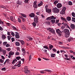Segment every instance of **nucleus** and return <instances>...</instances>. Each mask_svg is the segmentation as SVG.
I'll return each instance as SVG.
<instances>
[{"label":"nucleus","mask_w":75,"mask_h":75,"mask_svg":"<svg viewBox=\"0 0 75 75\" xmlns=\"http://www.w3.org/2000/svg\"><path fill=\"white\" fill-rule=\"evenodd\" d=\"M43 48L45 49H48V47L47 46H43Z\"/></svg>","instance_id":"a18cd8bd"},{"label":"nucleus","mask_w":75,"mask_h":75,"mask_svg":"<svg viewBox=\"0 0 75 75\" xmlns=\"http://www.w3.org/2000/svg\"><path fill=\"white\" fill-rule=\"evenodd\" d=\"M6 50L8 51H10V50H11V49L10 48H7Z\"/></svg>","instance_id":"c9c22d12"},{"label":"nucleus","mask_w":75,"mask_h":75,"mask_svg":"<svg viewBox=\"0 0 75 75\" xmlns=\"http://www.w3.org/2000/svg\"><path fill=\"white\" fill-rule=\"evenodd\" d=\"M63 25H64V26L65 28H69V29H70V27L69 26V25H68L67 24L64 23L63 24Z\"/></svg>","instance_id":"6e6552de"},{"label":"nucleus","mask_w":75,"mask_h":75,"mask_svg":"<svg viewBox=\"0 0 75 75\" xmlns=\"http://www.w3.org/2000/svg\"><path fill=\"white\" fill-rule=\"evenodd\" d=\"M20 14L21 16H22L23 17H25V18H26V17H27V15L21 13Z\"/></svg>","instance_id":"a211bd4d"},{"label":"nucleus","mask_w":75,"mask_h":75,"mask_svg":"<svg viewBox=\"0 0 75 75\" xmlns=\"http://www.w3.org/2000/svg\"><path fill=\"white\" fill-rule=\"evenodd\" d=\"M3 53L4 55H5L6 54V50H4L3 51Z\"/></svg>","instance_id":"79ce46f5"},{"label":"nucleus","mask_w":75,"mask_h":75,"mask_svg":"<svg viewBox=\"0 0 75 75\" xmlns=\"http://www.w3.org/2000/svg\"><path fill=\"white\" fill-rule=\"evenodd\" d=\"M26 40L28 41H32L33 38L31 37H28L26 38Z\"/></svg>","instance_id":"9b49d317"},{"label":"nucleus","mask_w":75,"mask_h":75,"mask_svg":"<svg viewBox=\"0 0 75 75\" xmlns=\"http://www.w3.org/2000/svg\"><path fill=\"white\" fill-rule=\"evenodd\" d=\"M73 40V38H70L68 39V41L69 42H70L71 41H72Z\"/></svg>","instance_id":"5701e85b"},{"label":"nucleus","mask_w":75,"mask_h":75,"mask_svg":"<svg viewBox=\"0 0 75 75\" xmlns=\"http://www.w3.org/2000/svg\"><path fill=\"white\" fill-rule=\"evenodd\" d=\"M15 37L16 38H20V36L19 35V33L17 32H16L15 34Z\"/></svg>","instance_id":"0eeeda50"},{"label":"nucleus","mask_w":75,"mask_h":75,"mask_svg":"<svg viewBox=\"0 0 75 75\" xmlns=\"http://www.w3.org/2000/svg\"><path fill=\"white\" fill-rule=\"evenodd\" d=\"M49 31H50V33H55V31L52 29H50Z\"/></svg>","instance_id":"f3484780"},{"label":"nucleus","mask_w":75,"mask_h":75,"mask_svg":"<svg viewBox=\"0 0 75 75\" xmlns=\"http://www.w3.org/2000/svg\"><path fill=\"white\" fill-rule=\"evenodd\" d=\"M20 42H21V44H22V45H24V41L23 40H21Z\"/></svg>","instance_id":"f704fd0d"},{"label":"nucleus","mask_w":75,"mask_h":75,"mask_svg":"<svg viewBox=\"0 0 75 75\" xmlns=\"http://www.w3.org/2000/svg\"><path fill=\"white\" fill-rule=\"evenodd\" d=\"M24 2L25 3H28V2H29V0H25L24 1Z\"/></svg>","instance_id":"473e14b6"},{"label":"nucleus","mask_w":75,"mask_h":75,"mask_svg":"<svg viewBox=\"0 0 75 75\" xmlns=\"http://www.w3.org/2000/svg\"><path fill=\"white\" fill-rule=\"evenodd\" d=\"M67 20V21H71V17L69 16H67L66 18Z\"/></svg>","instance_id":"aec40b11"},{"label":"nucleus","mask_w":75,"mask_h":75,"mask_svg":"<svg viewBox=\"0 0 75 75\" xmlns=\"http://www.w3.org/2000/svg\"><path fill=\"white\" fill-rule=\"evenodd\" d=\"M16 62H17V60L16 59H15L13 60L12 62V64H14Z\"/></svg>","instance_id":"dca6fc26"},{"label":"nucleus","mask_w":75,"mask_h":75,"mask_svg":"<svg viewBox=\"0 0 75 75\" xmlns=\"http://www.w3.org/2000/svg\"><path fill=\"white\" fill-rule=\"evenodd\" d=\"M56 33L58 34V33H63V31H61L59 29L56 30Z\"/></svg>","instance_id":"9d476101"},{"label":"nucleus","mask_w":75,"mask_h":75,"mask_svg":"<svg viewBox=\"0 0 75 75\" xmlns=\"http://www.w3.org/2000/svg\"><path fill=\"white\" fill-rule=\"evenodd\" d=\"M37 15H40V12H38L36 13Z\"/></svg>","instance_id":"69168bd1"},{"label":"nucleus","mask_w":75,"mask_h":75,"mask_svg":"<svg viewBox=\"0 0 75 75\" xmlns=\"http://www.w3.org/2000/svg\"><path fill=\"white\" fill-rule=\"evenodd\" d=\"M72 15L73 17H75V13L74 12H73L72 13Z\"/></svg>","instance_id":"a19ab883"},{"label":"nucleus","mask_w":75,"mask_h":75,"mask_svg":"<svg viewBox=\"0 0 75 75\" xmlns=\"http://www.w3.org/2000/svg\"><path fill=\"white\" fill-rule=\"evenodd\" d=\"M61 18L63 21H65V22H67V21L66 20V19L65 18H64V17L62 16H61Z\"/></svg>","instance_id":"ddd939ff"},{"label":"nucleus","mask_w":75,"mask_h":75,"mask_svg":"<svg viewBox=\"0 0 75 75\" xmlns=\"http://www.w3.org/2000/svg\"><path fill=\"white\" fill-rule=\"evenodd\" d=\"M32 24L33 26H34V27H35V26H36V23L34 22L33 23H32Z\"/></svg>","instance_id":"603ef678"},{"label":"nucleus","mask_w":75,"mask_h":75,"mask_svg":"<svg viewBox=\"0 0 75 75\" xmlns=\"http://www.w3.org/2000/svg\"><path fill=\"white\" fill-rule=\"evenodd\" d=\"M4 62V60H3L2 59H0V62L3 63Z\"/></svg>","instance_id":"bf43d9fd"},{"label":"nucleus","mask_w":75,"mask_h":75,"mask_svg":"<svg viewBox=\"0 0 75 75\" xmlns=\"http://www.w3.org/2000/svg\"><path fill=\"white\" fill-rule=\"evenodd\" d=\"M50 18H51V20H52V19L55 20L56 19V17H54V16H50Z\"/></svg>","instance_id":"a878e982"},{"label":"nucleus","mask_w":75,"mask_h":75,"mask_svg":"<svg viewBox=\"0 0 75 75\" xmlns=\"http://www.w3.org/2000/svg\"><path fill=\"white\" fill-rule=\"evenodd\" d=\"M52 50L54 52H57V50L55 49H53Z\"/></svg>","instance_id":"774afa93"},{"label":"nucleus","mask_w":75,"mask_h":75,"mask_svg":"<svg viewBox=\"0 0 75 75\" xmlns=\"http://www.w3.org/2000/svg\"><path fill=\"white\" fill-rule=\"evenodd\" d=\"M57 6V8H61V7H62V4H61L60 3H58Z\"/></svg>","instance_id":"1a4fd4ad"},{"label":"nucleus","mask_w":75,"mask_h":75,"mask_svg":"<svg viewBox=\"0 0 75 75\" xmlns=\"http://www.w3.org/2000/svg\"><path fill=\"white\" fill-rule=\"evenodd\" d=\"M24 60H25V59H22L21 60V61H22V62H21L22 64H23V63H24Z\"/></svg>","instance_id":"4c0bfd02"},{"label":"nucleus","mask_w":75,"mask_h":75,"mask_svg":"<svg viewBox=\"0 0 75 75\" xmlns=\"http://www.w3.org/2000/svg\"><path fill=\"white\" fill-rule=\"evenodd\" d=\"M63 33L65 34L66 35L65 36L66 38H68V37H69V35L70 34L69 30L67 29H65L63 30Z\"/></svg>","instance_id":"f257e3e1"},{"label":"nucleus","mask_w":75,"mask_h":75,"mask_svg":"<svg viewBox=\"0 0 75 75\" xmlns=\"http://www.w3.org/2000/svg\"><path fill=\"white\" fill-rule=\"evenodd\" d=\"M32 58V57H31V55H30L29 58V61H30V60Z\"/></svg>","instance_id":"3c124183"},{"label":"nucleus","mask_w":75,"mask_h":75,"mask_svg":"<svg viewBox=\"0 0 75 75\" xmlns=\"http://www.w3.org/2000/svg\"><path fill=\"white\" fill-rule=\"evenodd\" d=\"M53 47H54V46H53V45H50L49 46L50 50H51L52 48Z\"/></svg>","instance_id":"c85d7f7f"},{"label":"nucleus","mask_w":75,"mask_h":75,"mask_svg":"<svg viewBox=\"0 0 75 75\" xmlns=\"http://www.w3.org/2000/svg\"><path fill=\"white\" fill-rule=\"evenodd\" d=\"M6 69L5 67H4L1 69V70H2V71H6Z\"/></svg>","instance_id":"13d9d810"},{"label":"nucleus","mask_w":75,"mask_h":75,"mask_svg":"<svg viewBox=\"0 0 75 75\" xmlns=\"http://www.w3.org/2000/svg\"><path fill=\"white\" fill-rule=\"evenodd\" d=\"M55 54H51V57L52 58H55V57L56 56Z\"/></svg>","instance_id":"412c9836"},{"label":"nucleus","mask_w":75,"mask_h":75,"mask_svg":"<svg viewBox=\"0 0 75 75\" xmlns=\"http://www.w3.org/2000/svg\"><path fill=\"white\" fill-rule=\"evenodd\" d=\"M59 20H56V22L55 23H56V24L57 23H59Z\"/></svg>","instance_id":"338daca9"},{"label":"nucleus","mask_w":75,"mask_h":75,"mask_svg":"<svg viewBox=\"0 0 75 75\" xmlns=\"http://www.w3.org/2000/svg\"><path fill=\"white\" fill-rule=\"evenodd\" d=\"M16 59L18 60H19V59H21V57H16Z\"/></svg>","instance_id":"ea45409f"},{"label":"nucleus","mask_w":75,"mask_h":75,"mask_svg":"<svg viewBox=\"0 0 75 75\" xmlns=\"http://www.w3.org/2000/svg\"><path fill=\"white\" fill-rule=\"evenodd\" d=\"M62 10L63 11H65L66 10V7H64L63 9H62Z\"/></svg>","instance_id":"49530a36"},{"label":"nucleus","mask_w":75,"mask_h":75,"mask_svg":"<svg viewBox=\"0 0 75 75\" xmlns=\"http://www.w3.org/2000/svg\"><path fill=\"white\" fill-rule=\"evenodd\" d=\"M6 47H10V45L8 44H6Z\"/></svg>","instance_id":"e433bc0d"},{"label":"nucleus","mask_w":75,"mask_h":75,"mask_svg":"<svg viewBox=\"0 0 75 75\" xmlns=\"http://www.w3.org/2000/svg\"><path fill=\"white\" fill-rule=\"evenodd\" d=\"M1 38L3 40H5V39L6 38V36L5 35L2 34L1 36Z\"/></svg>","instance_id":"f8f14e48"},{"label":"nucleus","mask_w":75,"mask_h":75,"mask_svg":"<svg viewBox=\"0 0 75 75\" xmlns=\"http://www.w3.org/2000/svg\"><path fill=\"white\" fill-rule=\"evenodd\" d=\"M11 40H12V42H13V41H14V38H11Z\"/></svg>","instance_id":"680f3d73"},{"label":"nucleus","mask_w":75,"mask_h":75,"mask_svg":"<svg viewBox=\"0 0 75 75\" xmlns=\"http://www.w3.org/2000/svg\"><path fill=\"white\" fill-rule=\"evenodd\" d=\"M7 44V42H3V45H6Z\"/></svg>","instance_id":"c03bdc74"},{"label":"nucleus","mask_w":75,"mask_h":75,"mask_svg":"<svg viewBox=\"0 0 75 75\" xmlns=\"http://www.w3.org/2000/svg\"><path fill=\"white\" fill-rule=\"evenodd\" d=\"M18 21L19 23H21V19H20V18H18Z\"/></svg>","instance_id":"4d7b16f0"},{"label":"nucleus","mask_w":75,"mask_h":75,"mask_svg":"<svg viewBox=\"0 0 75 75\" xmlns=\"http://www.w3.org/2000/svg\"><path fill=\"white\" fill-rule=\"evenodd\" d=\"M11 35H12V36H15V34H14V33L12 32H11Z\"/></svg>","instance_id":"5fc2aeb1"},{"label":"nucleus","mask_w":75,"mask_h":75,"mask_svg":"<svg viewBox=\"0 0 75 75\" xmlns=\"http://www.w3.org/2000/svg\"><path fill=\"white\" fill-rule=\"evenodd\" d=\"M45 9L46 11L47 10H48V6L47 5H46V6H45Z\"/></svg>","instance_id":"2f4dec72"},{"label":"nucleus","mask_w":75,"mask_h":75,"mask_svg":"<svg viewBox=\"0 0 75 75\" xmlns=\"http://www.w3.org/2000/svg\"><path fill=\"white\" fill-rule=\"evenodd\" d=\"M58 43L59 44H63V42H59Z\"/></svg>","instance_id":"e2e57ef3"},{"label":"nucleus","mask_w":75,"mask_h":75,"mask_svg":"<svg viewBox=\"0 0 75 75\" xmlns=\"http://www.w3.org/2000/svg\"><path fill=\"white\" fill-rule=\"evenodd\" d=\"M51 21L52 24H54L55 22V20L54 19H52L51 20Z\"/></svg>","instance_id":"c756f323"},{"label":"nucleus","mask_w":75,"mask_h":75,"mask_svg":"<svg viewBox=\"0 0 75 75\" xmlns=\"http://www.w3.org/2000/svg\"><path fill=\"white\" fill-rule=\"evenodd\" d=\"M51 20V18L50 17H49L47 18L46 19V20H47V21L48 20Z\"/></svg>","instance_id":"58836bf2"},{"label":"nucleus","mask_w":75,"mask_h":75,"mask_svg":"<svg viewBox=\"0 0 75 75\" xmlns=\"http://www.w3.org/2000/svg\"><path fill=\"white\" fill-rule=\"evenodd\" d=\"M34 21L35 23H38V17L37 16H35L34 18Z\"/></svg>","instance_id":"20e7f679"},{"label":"nucleus","mask_w":75,"mask_h":75,"mask_svg":"<svg viewBox=\"0 0 75 75\" xmlns=\"http://www.w3.org/2000/svg\"><path fill=\"white\" fill-rule=\"evenodd\" d=\"M58 3V1H55L54 2V5H57V4Z\"/></svg>","instance_id":"7c9ffc66"},{"label":"nucleus","mask_w":75,"mask_h":75,"mask_svg":"<svg viewBox=\"0 0 75 75\" xmlns=\"http://www.w3.org/2000/svg\"><path fill=\"white\" fill-rule=\"evenodd\" d=\"M15 44L16 46H19L20 45V43L18 42H16L15 43Z\"/></svg>","instance_id":"cd10ccee"},{"label":"nucleus","mask_w":75,"mask_h":75,"mask_svg":"<svg viewBox=\"0 0 75 75\" xmlns=\"http://www.w3.org/2000/svg\"><path fill=\"white\" fill-rule=\"evenodd\" d=\"M29 16L31 18H34L35 17V14L34 13H31L29 14Z\"/></svg>","instance_id":"39448f33"},{"label":"nucleus","mask_w":75,"mask_h":75,"mask_svg":"<svg viewBox=\"0 0 75 75\" xmlns=\"http://www.w3.org/2000/svg\"><path fill=\"white\" fill-rule=\"evenodd\" d=\"M33 6L34 8H37L38 6L37 5V1H35L34 2Z\"/></svg>","instance_id":"423d86ee"},{"label":"nucleus","mask_w":75,"mask_h":75,"mask_svg":"<svg viewBox=\"0 0 75 75\" xmlns=\"http://www.w3.org/2000/svg\"><path fill=\"white\" fill-rule=\"evenodd\" d=\"M46 12L48 13H50L51 12V9H48L46 11Z\"/></svg>","instance_id":"2eb2a0df"},{"label":"nucleus","mask_w":75,"mask_h":75,"mask_svg":"<svg viewBox=\"0 0 75 75\" xmlns=\"http://www.w3.org/2000/svg\"><path fill=\"white\" fill-rule=\"evenodd\" d=\"M61 28H62V30H64V29L65 28V27L64 25H62V26Z\"/></svg>","instance_id":"de8ad7c7"},{"label":"nucleus","mask_w":75,"mask_h":75,"mask_svg":"<svg viewBox=\"0 0 75 75\" xmlns=\"http://www.w3.org/2000/svg\"><path fill=\"white\" fill-rule=\"evenodd\" d=\"M8 39V40H10L11 39V37L10 36H8L7 37Z\"/></svg>","instance_id":"864d4df0"},{"label":"nucleus","mask_w":75,"mask_h":75,"mask_svg":"<svg viewBox=\"0 0 75 75\" xmlns=\"http://www.w3.org/2000/svg\"><path fill=\"white\" fill-rule=\"evenodd\" d=\"M8 58H11V55H13L14 54V52H13L10 51L8 53Z\"/></svg>","instance_id":"7ed1b4c3"},{"label":"nucleus","mask_w":75,"mask_h":75,"mask_svg":"<svg viewBox=\"0 0 75 75\" xmlns=\"http://www.w3.org/2000/svg\"><path fill=\"white\" fill-rule=\"evenodd\" d=\"M42 52H43V53H45V52H47V50H46L43 49L42 50Z\"/></svg>","instance_id":"b1692460"},{"label":"nucleus","mask_w":75,"mask_h":75,"mask_svg":"<svg viewBox=\"0 0 75 75\" xmlns=\"http://www.w3.org/2000/svg\"><path fill=\"white\" fill-rule=\"evenodd\" d=\"M65 13V11L62 10L60 12V13L61 14H64Z\"/></svg>","instance_id":"393cba45"},{"label":"nucleus","mask_w":75,"mask_h":75,"mask_svg":"<svg viewBox=\"0 0 75 75\" xmlns=\"http://www.w3.org/2000/svg\"><path fill=\"white\" fill-rule=\"evenodd\" d=\"M10 19L11 21H14V18H13V17L11 16L10 17Z\"/></svg>","instance_id":"bb28decb"},{"label":"nucleus","mask_w":75,"mask_h":75,"mask_svg":"<svg viewBox=\"0 0 75 75\" xmlns=\"http://www.w3.org/2000/svg\"><path fill=\"white\" fill-rule=\"evenodd\" d=\"M18 65H21V61H19L18 62Z\"/></svg>","instance_id":"052dcab7"},{"label":"nucleus","mask_w":75,"mask_h":75,"mask_svg":"<svg viewBox=\"0 0 75 75\" xmlns=\"http://www.w3.org/2000/svg\"><path fill=\"white\" fill-rule=\"evenodd\" d=\"M0 24H3V22L1 21V20L0 19Z\"/></svg>","instance_id":"09e8293b"},{"label":"nucleus","mask_w":75,"mask_h":75,"mask_svg":"<svg viewBox=\"0 0 75 75\" xmlns=\"http://www.w3.org/2000/svg\"><path fill=\"white\" fill-rule=\"evenodd\" d=\"M68 4H69V5H70V6L72 5V3L71 1H69L68 2Z\"/></svg>","instance_id":"72a5a7b5"},{"label":"nucleus","mask_w":75,"mask_h":75,"mask_svg":"<svg viewBox=\"0 0 75 75\" xmlns=\"http://www.w3.org/2000/svg\"><path fill=\"white\" fill-rule=\"evenodd\" d=\"M0 30L1 31H3V28L1 26H0Z\"/></svg>","instance_id":"0e129e2a"},{"label":"nucleus","mask_w":75,"mask_h":75,"mask_svg":"<svg viewBox=\"0 0 75 75\" xmlns=\"http://www.w3.org/2000/svg\"><path fill=\"white\" fill-rule=\"evenodd\" d=\"M10 59H8L6 60V63L7 64H10Z\"/></svg>","instance_id":"4be33fe9"},{"label":"nucleus","mask_w":75,"mask_h":75,"mask_svg":"<svg viewBox=\"0 0 75 75\" xmlns=\"http://www.w3.org/2000/svg\"><path fill=\"white\" fill-rule=\"evenodd\" d=\"M17 3L18 4H21V2L19 1H18L17 2Z\"/></svg>","instance_id":"37998d69"},{"label":"nucleus","mask_w":75,"mask_h":75,"mask_svg":"<svg viewBox=\"0 0 75 75\" xmlns=\"http://www.w3.org/2000/svg\"><path fill=\"white\" fill-rule=\"evenodd\" d=\"M71 29H72L73 30H74L75 28V25H74L73 24L71 25Z\"/></svg>","instance_id":"4468645a"},{"label":"nucleus","mask_w":75,"mask_h":75,"mask_svg":"<svg viewBox=\"0 0 75 75\" xmlns=\"http://www.w3.org/2000/svg\"><path fill=\"white\" fill-rule=\"evenodd\" d=\"M43 4V2L42 1H41V2L38 4V7H40V6H41Z\"/></svg>","instance_id":"6ab92c4d"},{"label":"nucleus","mask_w":75,"mask_h":75,"mask_svg":"<svg viewBox=\"0 0 75 75\" xmlns=\"http://www.w3.org/2000/svg\"><path fill=\"white\" fill-rule=\"evenodd\" d=\"M25 18H23L22 20V21H23V22H25Z\"/></svg>","instance_id":"8fccbe9b"},{"label":"nucleus","mask_w":75,"mask_h":75,"mask_svg":"<svg viewBox=\"0 0 75 75\" xmlns=\"http://www.w3.org/2000/svg\"><path fill=\"white\" fill-rule=\"evenodd\" d=\"M1 8H6V7L4 6H0Z\"/></svg>","instance_id":"6e6d98bb"},{"label":"nucleus","mask_w":75,"mask_h":75,"mask_svg":"<svg viewBox=\"0 0 75 75\" xmlns=\"http://www.w3.org/2000/svg\"><path fill=\"white\" fill-rule=\"evenodd\" d=\"M52 11L54 13H58L59 12V9L57 8H54L52 9Z\"/></svg>","instance_id":"f03ea898"}]
</instances>
